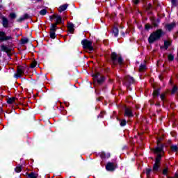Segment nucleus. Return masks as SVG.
<instances>
[{"instance_id": "nucleus-1", "label": "nucleus", "mask_w": 178, "mask_h": 178, "mask_svg": "<svg viewBox=\"0 0 178 178\" xmlns=\"http://www.w3.org/2000/svg\"><path fill=\"white\" fill-rule=\"evenodd\" d=\"M54 19H56V22L55 23L51 24L49 32L50 38H51V40H55V38H56V31L59 30V27H58V25L65 24V21L62 19V16L60 15L54 14L53 15L49 16V20L51 22H52Z\"/></svg>"}, {"instance_id": "nucleus-2", "label": "nucleus", "mask_w": 178, "mask_h": 178, "mask_svg": "<svg viewBox=\"0 0 178 178\" xmlns=\"http://www.w3.org/2000/svg\"><path fill=\"white\" fill-rule=\"evenodd\" d=\"M165 35V32L162 29H159L155 31H153L149 36L147 41L149 44H154L156 41H159L162 36Z\"/></svg>"}, {"instance_id": "nucleus-3", "label": "nucleus", "mask_w": 178, "mask_h": 178, "mask_svg": "<svg viewBox=\"0 0 178 178\" xmlns=\"http://www.w3.org/2000/svg\"><path fill=\"white\" fill-rule=\"evenodd\" d=\"M111 60L113 66H116L117 65L123 66V65H124V60H123V57H122V56H118L116 52L111 53Z\"/></svg>"}, {"instance_id": "nucleus-4", "label": "nucleus", "mask_w": 178, "mask_h": 178, "mask_svg": "<svg viewBox=\"0 0 178 178\" xmlns=\"http://www.w3.org/2000/svg\"><path fill=\"white\" fill-rule=\"evenodd\" d=\"M151 151L153 152V153L155 155H159V154H161V155H165V144L161 143V140H157V146L154 148L150 149Z\"/></svg>"}, {"instance_id": "nucleus-5", "label": "nucleus", "mask_w": 178, "mask_h": 178, "mask_svg": "<svg viewBox=\"0 0 178 178\" xmlns=\"http://www.w3.org/2000/svg\"><path fill=\"white\" fill-rule=\"evenodd\" d=\"M134 83H136V80L130 75L126 76L124 79V84L129 91H131V84H134Z\"/></svg>"}, {"instance_id": "nucleus-6", "label": "nucleus", "mask_w": 178, "mask_h": 178, "mask_svg": "<svg viewBox=\"0 0 178 178\" xmlns=\"http://www.w3.org/2000/svg\"><path fill=\"white\" fill-rule=\"evenodd\" d=\"M81 45L83 49H88L90 52L94 51V47H92V42L87 39H83L81 40Z\"/></svg>"}, {"instance_id": "nucleus-7", "label": "nucleus", "mask_w": 178, "mask_h": 178, "mask_svg": "<svg viewBox=\"0 0 178 178\" xmlns=\"http://www.w3.org/2000/svg\"><path fill=\"white\" fill-rule=\"evenodd\" d=\"M92 76L94 78L95 81H97L99 86H102L105 83V76L101 75V73L96 72L93 74Z\"/></svg>"}, {"instance_id": "nucleus-8", "label": "nucleus", "mask_w": 178, "mask_h": 178, "mask_svg": "<svg viewBox=\"0 0 178 178\" xmlns=\"http://www.w3.org/2000/svg\"><path fill=\"white\" fill-rule=\"evenodd\" d=\"M26 70V67L19 65L17 68V73L15 74L14 77L15 79H20L22 74H24V71Z\"/></svg>"}, {"instance_id": "nucleus-9", "label": "nucleus", "mask_w": 178, "mask_h": 178, "mask_svg": "<svg viewBox=\"0 0 178 178\" xmlns=\"http://www.w3.org/2000/svg\"><path fill=\"white\" fill-rule=\"evenodd\" d=\"M13 38L10 35H6V32L0 31V42H3L4 41H8V40H13Z\"/></svg>"}, {"instance_id": "nucleus-10", "label": "nucleus", "mask_w": 178, "mask_h": 178, "mask_svg": "<svg viewBox=\"0 0 178 178\" xmlns=\"http://www.w3.org/2000/svg\"><path fill=\"white\" fill-rule=\"evenodd\" d=\"M124 116L129 118H134V114L133 113L131 108L127 106L124 108Z\"/></svg>"}, {"instance_id": "nucleus-11", "label": "nucleus", "mask_w": 178, "mask_h": 178, "mask_svg": "<svg viewBox=\"0 0 178 178\" xmlns=\"http://www.w3.org/2000/svg\"><path fill=\"white\" fill-rule=\"evenodd\" d=\"M118 168V165L114 164L112 162H108L106 165V170L108 172H115V170Z\"/></svg>"}, {"instance_id": "nucleus-12", "label": "nucleus", "mask_w": 178, "mask_h": 178, "mask_svg": "<svg viewBox=\"0 0 178 178\" xmlns=\"http://www.w3.org/2000/svg\"><path fill=\"white\" fill-rule=\"evenodd\" d=\"M1 24L4 29L9 27V19H8L5 15L1 16Z\"/></svg>"}, {"instance_id": "nucleus-13", "label": "nucleus", "mask_w": 178, "mask_h": 178, "mask_svg": "<svg viewBox=\"0 0 178 178\" xmlns=\"http://www.w3.org/2000/svg\"><path fill=\"white\" fill-rule=\"evenodd\" d=\"M175 27H176V22H173L171 24H167L165 26V30H168V31H172Z\"/></svg>"}, {"instance_id": "nucleus-14", "label": "nucleus", "mask_w": 178, "mask_h": 178, "mask_svg": "<svg viewBox=\"0 0 178 178\" xmlns=\"http://www.w3.org/2000/svg\"><path fill=\"white\" fill-rule=\"evenodd\" d=\"M152 22V24L154 27H159V23H161V19L159 18L155 19V18H151L150 19Z\"/></svg>"}, {"instance_id": "nucleus-15", "label": "nucleus", "mask_w": 178, "mask_h": 178, "mask_svg": "<svg viewBox=\"0 0 178 178\" xmlns=\"http://www.w3.org/2000/svg\"><path fill=\"white\" fill-rule=\"evenodd\" d=\"M30 19V15L26 13L23 16L20 17L19 19H17V23H22V22H24V20H27Z\"/></svg>"}, {"instance_id": "nucleus-16", "label": "nucleus", "mask_w": 178, "mask_h": 178, "mask_svg": "<svg viewBox=\"0 0 178 178\" xmlns=\"http://www.w3.org/2000/svg\"><path fill=\"white\" fill-rule=\"evenodd\" d=\"M67 28L68 29V31L71 34L74 33V24L73 23H72V22L67 23Z\"/></svg>"}, {"instance_id": "nucleus-17", "label": "nucleus", "mask_w": 178, "mask_h": 178, "mask_svg": "<svg viewBox=\"0 0 178 178\" xmlns=\"http://www.w3.org/2000/svg\"><path fill=\"white\" fill-rule=\"evenodd\" d=\"M153 88H154V91H153L152 95L154 98H156V97H159V95H161V88H158L157 89H156V88L154 87Z\"/></svg>"}, {"instance_id": "nucleus-18", "label": "nucleus", "mask_w": 178, "mask_h": 178, "mask_svg": "<svg viewBox=\"0 0 178 178\" xmlns=\"http://www.w3.org/2000/svg\"><path fill=\"white\" fill-rule=\"evenodd\" d=\"M1 51H3V52H6V54H8V56H10V55L9 54V52L10 51V49H9V47L2 44L1 46Z\"/></svg>"}, {"instance_id": "nucleus-19", "label": "nucleus", "mask_w": 178, "mask_h": 178, "mask_svg": "<svg viewBox=\"0 0 178 178\" xmlns=\"http://www.w3.org/2000/svg\"><path fill=\"white\" fill-rule=\"evenodd\" d=\"M25 175L27 176L29 178H38V174H35L33 172H31V173L26 172Z\"/></svg>"}, {"instance_id": "nucleus-20", "label": "nucleus", "mask_w": 178, "mask_h": 178, "mask_svg": "<svg viewBox=\"0 0 178 178\" xmlns=\"http://www.w3.org/2000/svg\"><path fill=\"white\" fill-rule=\"evenodd\" d=\"M117 120L120 122V126H121V127H124V126L127 124V121L126 119L120 120L119 118H117Z\"/></svg>"}, {"instance_id": "nucleus-21", "label": "nucleus", "mask_w": 178, "mask_h": 178, "mask_svg": "<svg viewBox=\"0 0 178 178\" xmlns=\"http://www.w3.org/2000/svg\"><path fill=\"white\" fill-rule=\"evenodd\" d=\"M163 156V155H162L161 154H159L156 155V157L155 159V162L154 163H157V164H160L161 163V161H162V157Z\"/></svg>"}, {"instance_id": "nucleus-22", "label": "nucleus", "mask_w": 178, "mask_h": 178, "mask_svg": "<svg viewBox=\"0 0 178 178\" xmlns=\"http://www.w3.org/2000/svg\"><path fill=\"white\" fill-rule=\"evenodd\" d=\"M67 6H69V4H64V5L60 6L59 7L58 12H60V13L65 12V10H66V9H67Z\"/></svg>"}, {"instance_id": "nucleus-23", "label": "nucleus", "mask_w": 178, "mask_h": 178, "mask_svg": "<svg viewBox=\"0 0 178 178\" xmlns=\"http://www.w3.org/2000/svg\"><path fill=\"white\" fill-rule=\"evenodd\" d=\"M113 34H114V37L119 35V28H118V26L113 27Z\"/></svg>"}, {"instance_id": "nucleus-24", "label": "nucleus", "mask_w": 178, "mask_h": 178, "mask_svg": "<svg viewBox=\"0 0 178 178\" xmlns=\"http://www.w3.org/2000/svg\"><path fill=\"white\" fill-rule=\"evenodd\" d=\"M15 101H16V97H10L7 100V104H8V105H12V104H13V102H15Z\"/></svg>"}, {"instance_id": "nucleus-25", "label": "nucleus", "mask_w": 178, "mask_h": 178, "mask_svg": "<svg viewBox=\"0 0 178 178\" xmlns=\"http://www.w3.org/2000/svg\"><path fill=\"white\" fill-rule=\"evenodd\" d=\"M151 172H152V168H146L145 173L147 178H151Z\"/></svg>"}, {"instance_id": "nucleus-26", "label": "nucleus", "mask_w": 178, "mask_h": 178, "mask_svg": "<svg viewBox=\"0 0 178 178\" xmlns=\"http://www.w3.org/2000/svg\"><path fill=\"white\" fill-rule=\"evenodd\" d=\"M171 45H172V43H170V42H169L168 40L164 41L163 47L165 48V49H168V48H169V47H170Z\"/></svg>"}, {"instance_id": "nucleus-27", "label": "nucleus", "mask_w": 178, "mask_h": 178, "mask_svg": "<svg viewBox=\"0 0 178 178\" xmlns=\"http://www.w3.org/2000/svg\"><path fill=\"white\" fill-rule=\"evenodd\" d=\"M151 29H154V26H152L151 24H145V30L146 31H149V30H151Z\"/></svg>"}, {"instance_id": "nucleus-28", "label": "nucleus", "mask_w": 178, "mask_h": 178, "mask_svg": "<svg viewBox=\"0 0 178 178\" xmlns=\"http://www.w3.org/2000/svg\"><path fill=\"white\" fill-rule=\"evenodd\" d=\"M159 168H160L159 164L154 163L153 165V169H152L153 172H158V170H159Z\"/></svg>"}, {"instance_id": "nucleus-29", "label": "nucleus", "mask_w": 178, "mask_h": 178, "mask_svg": "<svg viewBox=\"0 0 178 178\" xmlns=\"http://www.w3.org/2000/svg\"><path fill=\"white\" fill-rule=\"evenodd\" d=\"M8 17L11 20H14V19H16V17H17V15L15 13H10Z\"/></svg>"}, {"instance_id": "nucleus-30", "label": "nucleus", "mask_w": 178, "mask_h": 178, "mask_svg": "<svg viewBox=\"0 0 178 178\" xmlns=\"http://www.w3.org/2000/svg\"><path fill=\"white\" fill-rule=\"evenodd\" d=\"M170 149L172 151V152H178V147L177 145H171Z\"/></svg>"}, {"instance_id": "nucleus-31", "label": "nucleus", "mask_w": 178, "mask_h": 178, "mask_svg": "<svg viewBox=\"0 0 178 178\" xmlns=\"http://www.w3.org/2000/svg\"><path fill=\"white\" fill-rule=\"evenodd\" d=\"M169 173V168L166 167L163 170L162 174L163 176H168V174Z\"/></svg>"}, {"instance_id": "nucleus-32", "label": "nucleus", "mask_w": 178, "mask_h": 178, "mask_svg": "<svg viewBox=\"0 0 178 178\" xmlns=\"http://www.w3.org/2000/svg\"><path fill=\"white\" fill-rule=\"evenodd\" d=\"M28 43H29V38H25L21 39V44L22 45H25V44H28Z\"/></svg>"}, {"instance_id": "nucleus-33", "label": "nucleus", "mask_w": 178, "mask_h": 178, "mask_svg": "<svg viewBox=\"0 0 178 178\" xmlns=\"http://www.w3.org/2000/svg\"><path fill=\"white\" fill-rule=\"evenodd\" d=\"M22 168H23L22 165L17 166V167L15 168V172H16V173H20V172H22Z\"/></svg>"}, {"instance_id": "nucleus-34", "label": "nucleus", "mask_w": 178, "mask_h": 178, "mask_svg": "<svg viewBox=\"0 0 178 178\" xmlns=\"http://www.w3.org/2000/svg\"><path fill=\"white\" fill-rule=\"evenodd\" d=\"M168 59L170 62H173V60H175V56H173V54H170L168 56Z\"/></svg>"}, {"instance_id": "nucleus-35", "label": "nucleus", "mask_w": 178, "mask_h": 178, "mask_svg": "<svg viewBox=\"0 0 178 178\" xmlns=\"http://www.w3.org/2000/svg\"><path fill=\"white\" fill-rule=\"evenodd\" d=\"M145 69H147V65L141 64L139 67V72H143V70H145Z\"/></svg>"}, {"instance_id": "nucleus-36", "label": "nucleus", "mask_w": 178, "mask_h": 178, "mask_svg": "<svg viewBox=\"0 0 178 178\" xmlns=\"http://www.w3.org/2000/svg\"><path fill=\"white\" fill-rule=\"evenodd\" d=\"M177 90H178V88L176 86H174L172 87L171 94H176V92H177Z\"/></svg>"}, {"instance_id": "nucleus-37", "label": "nucleus", "mask_w": 178, "mask_h": 178, "mask_svg": "<svg viewBox=\"0 0 178 178\" xmlns=\"http://www.w3.org/2000/svg\"><path fill=\"white\" fill-rule=\"evenodd\" d=\"M37 66V61L33 60L30 65L31 69H34Z\"/></svg>"}, {"instance_id": "nucleus-38", "label": "nucleus", "mask_w": 178, "mask_h": 178, "mask_svg": "<svg viewBox=\"0 0 178 178\" xmlns=\"http://www.w3.org/2000/svg\"><path fill=\"white\" fill-rule=\"evenodd\" d=\"M39 13L41 16H45V15H47V9L41 10Z\"/></svg>"}, {"instance_id": "nucleus-39", "label": "nucleus", "mask_w": 178, "mask_h": 178, "mask_svg": "<svg viewBox=\"0 0 178 178\" xmlns=\"http://www.w3.org/2000/svg\"><path fill=\"white\" fill-rule=\"evenodd\" d=\"M100 158L101 159H105V158H106V154L104 152H102L100 154Z\"/></svg>"}, {"instance_id": "nucleus-40", "label": "nucleus", "mask_w": 178, "mask_h": 178, "mask_svg": "<svg viewBox=\"0 0 178 178\" xmlns=\"http://www.w3.org/2000/svg\"><path fill=\"white\" fill-rule=\"evenodd\" d=\"M104 113H105V112L101 111V113L97 115V119H99V118H100L101 119H103V118H104Z\"/></svg>"}, {"instance_id": "nucleus-41", "label": "nucleus", "mask_w": 178, "mask_h": 178, "mask_svg": "<svg viewBox=\"0 0 178 178\" xmlns=\"http://www.w3.org/2000/svg\"><path fill=\"white\" fill-rule=\"evenodd\" d=\"M171 3L172 5V6H177V0H171Z\"/></svg>"}, {"instance_id": "nucleus-42", "label": "nucleus", "mask_w": 178, "mask_h": 178, "mask_svg": "<svg viewBox=\"0 0 178 178\" xmlns=\"http://www.w3.org/2000/svg\"><path fill=\"white\" fill-rule=\"evenodd\" d=\"M160 98H161V101H165V95L164 93H162V94L160 95Z\"/></svg>"}, {"instance_id": "nucleus-43", "label": "nucleus", "mask_w": 178, "mask_h": 178, "mask_svg": "<svg viewBox=\"0 0 178 178\" xmlns=\"http://www.w3.org/2000/svg\"><path fill=\"white\" fill-rule=\"evenodd\" d=\"M152 8V4L149 3V4L147 5V8H146V10H150Z\"/></svg>"}, {"instance_id": "nucleus-44", "label": "nucleus", "mask_w": 178, "mask_h": 178, "mask_svg": "<svg viewBox=\"0 0 178 178\" xmlns=\"http://www.w3.org/2000/svg\"><path fill=\"white\" fill-rule=\"evenodd\" d=\"M134 5H138L140 3V0H133Z\"/></svg>"}, {"instance_id": "nucleus-45", "label": "nucleus", "mask_w": 178, "mask_h": 178, "mask_svg": "<svg viewBox=\"0 0 178 178\" xmlns=\"http://www.w3.org/2000/svg\"><path fill=\"white\" fill-rule=\"evenodd\" d=\"M121 35H122V37H126V33H124V32H121Z\"/></svg>"}, {"instance_id": "nucleus-46", "label": "nucleus", "mask_w": 178, "mask_h": 178, "mask_svg": "<svg viewBox=\"0 0 178 178\" xmlns=\"http://www.w3.org/2000/svg\"><path fill=\"white\" fill-rule=\"evenodd\" d=\"M0 111H1V113H3V109L2 108V107H0Z\"/></svg>"}, {"instance_id": "nucleus-47", "label": "nucleus", "mask_w": 178, "mask_h": 178, "mask_svg": "<svg viewBox=\"0 0 178 178\" xmlns=\"http://www.w3.org/2000/svg\"><path fill=\"white\" fill-rule=\"evenodd\" d=\"M155 105L156 106H161V104L159 103H156Z\"/></svg>"}, {"instance_id": "nucleus-48", "label": "nucleus", "mask_w": 178, "mask_h": 178, "mask_svg": "<svg viewBox=\"0 0 178 178\" xmlns=\"http://www.w3.org/2000/svg\"><path fill=\"white\" fill-rule=\"evenodd\" d=\"M175 178H178V174H177V173H175Z\"/></svg>"}, {"instance_id": "nucleus-49", "label": "nucleus", "mask_w": 178, "mask_h": 178, "mask_svg": "<svg viewBox=\"0 0 178 178\" xmlns=\"http://www.w3.org/2000/svg\"><path fill=\"white\" fill-rule=\"evenodd\" d=\"M2 16H3V15H2V13H0V19L2 18Z\"/></svg>"}, {"instance_id": "nucleus-50", "label": "nucleus", "mask_w": 178, "mask_h": 178, "mask_svg": "<svg viewBox=\"0 0 178 178\" xmlns=\"http://www.w3.org/2000/svg\"><path fill=\"white\" fill-rule=\"evenodd\" d=\"M102 98V97H99V98H97V101H101Z\"/></svg>"}, {"instance_id": "nucleus-51", "label": "nucleus", "mask_w": 178, "mask_h": 178, "mask_svg": "<svg viewBox=\"0 0 178 178\" xmlns=\"http://www.w3.org/2000/svg\"><path fill=\"white\" fill-rule=\"evenodd\" d=\"M159 79H160V80H163V78H162V76H159Z\"/></svg>"}, {"instance_id": "nucleus-52", "label": "nucleus", "mask_w": 178, "mask_h": 178, "mask_svg": "<svg viewBox=\"0 0 178 178\" xmlns=\"http://www.w3.org/2000/svg\"><path fill=\"white\" fill-rule=\"evenodd\" d=\"M177 59H178V49H177ZM177 62H178V60H177Z\"/></svg>"}, {"instance_id": "nucleus-53", "label": "nucleus", "mask_w": 178, "mask_h": 178, "mask_svg": "<svg viewBox=\"0 0 178 178\" xmlns=\"http://www.w3.org/2000/svg\"><path fill=\"white\" fill-rule=\"evenodd\" d=\"M154 102H152L151 103H150V105H154Z\"/></svg>"}, {"instance_id": "nucleus-54", "label": "nucleus", "mask_w": 178, "mask_h": 178, "mask_svg": "<svg viewBox=\"0 0 178 178\" xmlns=\"http://www.w3.org/2000/svg\"><path fill=\"white\" fill-rule=\"evenodd\" d=\"M42 0H37V2H41Z\"/></svg>"}, {"instance_id": "nucleus-55", "label": "nucleus", "mask_w": 178, "mask_h": 178, "mask_svg": "<svg viewBox=\"0 0 178 178\" xmlns=\"http://www.w3.org/2000/svg\"><path fill=\"white\" fill-rule=\"evenodd\" d=\"M0 9H2V5H0Z\"/></svg>"}, {"instance_id": "nucleus-56", "label": "nucleus", "mask_w": 178, "mask_h": 178, "mask_svg": "<svg viewBox=\"0 0 178 178\" xmlns=\"http://www.w3.org/2000/svg\"><path fill=\"white\" fill-rule=\"evenodd\" d=\"M177 34H178V31L177 32Z\"/></svg>"}]
</instances>
